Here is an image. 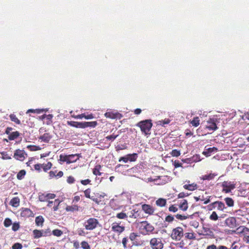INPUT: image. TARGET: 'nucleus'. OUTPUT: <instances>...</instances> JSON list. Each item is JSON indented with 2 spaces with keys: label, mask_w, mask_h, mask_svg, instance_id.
<instances>
[{
  "label": "nucleus",
  "mask_w": 249,
  "mask_h": 249,
  "mask_svg": "<svg viewBox=\"0 0 249 249\" xmlns=\"http://www.w3.org/2000/svg\"><path fill=\"white\" fill-rule=\"evenodd\" d=\"M136 126L140 128L142 133L147 135L150 134L153 124L151 119H147L140 121L136 124Z\"/></svg>",
  "instance_id": "1"
},
{
  "label": "nucleus",
  "mask_w": 249,
  "mask_h": 249,
  "mask_svg": "<svg viewBox=\"0 0 249 249\" xmlns=\"http://www.w3.org/2000/svg\"><path fill=\"white\" fill-rule=\"evenodd\" d=\"M184 236L183 229L181 227L173 229L170 237L174 241H179Z\"/></svg>",
  "instance_id": "2"
},
{
  "label": "nucleus",
  "mask_w": 249,
  "mask_h": 249,
  "mask_svg": "<svg viewBox=\"0 0 249 249\" xmlns=\"http://www.w3.org/2000/svg\"><path fill=\"white\" fill-rule=\"evenodd\" d=\"M99 224V223L97 219L89 218L85 220L83 225L86 230L92 231L97 228Z\"/></svg>",
  "instance_id": "3"
},
{
  "label": "nucleus",
  "mask_w": 249,
  "mask_h": 249,
  "mask_svg": "<svg viewBox=\"0 0 249 249\" xmlns=\"http://www.w3.org/2000/svg\"><path fill=\"white\" fill-rule=\"evenodd\" d=\"M207 207L210 211L215 209L218 212H223L227 209L225 204L220 201H215L208 205Z\"/></svg>",
  "instance_id": "4"
},
{
  "label": "nucleus",
  "mask_w": 249,
  "mask_h": 249,
  "mask_svg": "<svg viewBox=\"0 0 249 249\" xmlns=\"http://www.w3.org/2000/svg\"><path fill=\"white\" fill-rule=\"evenodd\" d=\"M150 245L152 249H162L163 243L160 238H153L150 240Z\"/></svg>",
  "instance_id": "5"
},
{
  "label": "nucleus",
  "mask_w": 249,
  "mask_h": 249,
  "mask_svg": "<svg viewBox=\"0 0 249 249\" xmlns=\"http://www.w3.org/2000/svg\"><path fill=\"white\" fill-rule=\"evenodd\" d=\"M222 187L223 192L229 193L235 188V184L231 181H224L222 183Z\"/></svg>",
  "instance_id": "6"
},
{
  "label": "nucleus",
  "mask_w": 249,
  "mask_h": 249,
  "mask_svg": "<svg viewBox=\"0 0 249 249\" xmlns=\"http://www.w3.org/2000/svg\"><path fill=\"white\" fill-rule=\"evenodd\" d=\"M27 156V154L24 150L18 149L15 151L13 157L18 160L23 161Z\"/></svg>",
  "instance_id": "7"
},
{
  "label": "nucleus",
  "mask_w": 249,
  "mask_h": 249,
  "mask_svg": "<svg viewBox=\"0 0 249 249\" xmlns=\"http://www.w3.org/2000/svg\"><path fill=\"white\" fill-rule=\"evenodd\" d=\"M138 157L137 154H129L124 157H122L119 159V161H123L124 163L127 162L128 161L132 162L136 160Z\"/></svg>",
  "instance_id": "8"
},
{
  "label": "nucleus",
  "mask_w": 249,
  "mask_h": 249,
  "mask_svg": "<svg viewBox=\"0 0 249 249\" xmlns=\"http://www.w3.org/2000/svg\"><path fill=\"white\" fill-rule=\"evenodd\" d=\"M121 222H113L111 224V231L118 234L122 233L125 230V227L120 225Z\"/></svg>",
  "instance_id": "9"
},
{
  "label": "nucleus",
  "mask_w": 249,
  "mask_h": 249,
  "mask_svg": "<svg viewBox=\"0 0 249 249\" xmlns=\"http://www.w3.org/2000/svg\"><path fill=\"white\" fill-rule=\"evenodd\" d=\"M56 195L52 193H42L39 195L38 198L40 201H49L50 199H53L55 197Z\"/></svg>",
  "instance_id": "10"
},
{
  "label": "nucleus",
  "mask_w": 249,
  "mask_h": 249,
  "mask_svg": "<svg viewBox=\"0 0 249 249\" xmlns=\"http://www.w3.org/2000/svg\"><path fill=\"white\" fill-rule=\"evenodd\" d=\"M20 216L24 218L34 217V213L29 208H22L20 210Z\"/></svg>",
  "instance_id": "11"
},
{
  "label": "nucleus",
  "mask_w": 249,
  "mask_h": 249,
  "mask_svg": "<svg viewBox=\"0 0 249 249\" xmlns=\"http://www.w3.org/2000/svg\"><path fill=\"white\" fill-rule=\"evenodd\" d=\"M105 116L106 118H108L111 119H121L123 117V115L122 114L114 111H108L105 113Z\"/></svg>",
  "instance_id": "12"
},
{
  "label": "nucleus",
  "mask_w": 249,
  "mask_h": 249,
  "mask_svg": "<svg viewBox=\"0 0 249 249\" xmlns=\"http://www.w3.org/2000/svg\"><path fill=\"white\" fill-rule=\"evenodd\" d=\"M142 209L145 213L149 215H153L155 212L154 208L149 204H142Z\"/></svg>",
  "instance_id": "13"
},
{
  "label": "nucleus",
  "mask_w": 249,
  "mask_h": 249,
  "mask_svg": "<svg viewBox=\"0 0 249 249\" xmlns=\"http://www.w3.org/2000/svg\"><path fill=\"white\" fill-rule=\"evenodd\" d=\"M206 128L209 130L214 131L217 129L216 124V120L213 119H210L207 122Z\"/></svg>",
  "instance_id": "14"
},
{
  "label": "nucleus",
  "mask_w": 249,
  "mask_h": 249,
  "mask_svg": "<svg viewBox=\"0 0 249 249\" xmlns=\"http://www.w3.org/2000/svg\"><path fill=\"white\" fill-rule=\"evenodd\" d=\"M52 138L53 136L50 133L46 132L39 136L38 137V139L39 140H41V142H43L45 143H49Z\"/></svg>",
  "instance_id": "15"
},
{
  "label": "nucleus",
  "mask_w": 249,
  "mask_h": 249,
  "mask_svg": "<svg viewBox=\"0 0 249 249\" xmlns=\"http://www.w3.org/2000/svg\"><path fill=\"white\" fill-rule=\"evenodd\" d=\"M61 202L59 199H56L54 201H49L47 206L53 207L54 211H56L58 209V206Z\"/></svg>",
  "instance_id": "16"
},
{
  "label": "nucleus",
  "mask_w": 249,
  "mask_h": 249,
  "mask_svg": "<svg viewBox=\"0 0 249 249\" xmlns=\"http://www.w3.org/2000/svg\"><path fill=\"white\" fill-rule=\"evenodd\" d=\"M225 223L230 228H233L236 226V220L233 217H229L226 219Z\"/></svg>",
  "instance_id": "17"
},
{
  "label": "nucleus",
  "mask_w": 249,
  "mask_h": 249,
  "mask_svg": "<svg viewBox=\"0 0 249 249\" xmlns=\"http://www.w3.org/2000/svg\"><path fill=\"white\" fill-rule=\"evenodd\" d=\"M227 214L225 213L221 214L219 216H218L217 213L215 211H213L212 214L210 215L209 218L212 221H216L220 218H224L227 217Z\"/></svg>",
  "instance_id": "18"
},
{
  "label": "nucleus",
  "mask_w": 249,
  "mask_h": 249,
  "mask_svg": "<svg viewBox=\"0 0 249 249\" xmlns=\"http://www.w3.org/2000/svg\"><path fill=\"white\" fill-rule=\"evenodd\" d=\"M81 155L79 154L68 155L67 164H70L76 162L79 159Z\"/></svg>",
  "instance_id": "19"
},
{
  "label": "nucleus",
  "mask_w": 249,
  "mask_h": 249,
  "mask_svg": "<svg viewBox=\"0 0 249 249\" xmlns=\"http://www.w3.org/2000/svg\"><path fill=\"white\" fill-rule=\"evenodd\" d=\"M127 213L130 218L137 219L140 216L139 211L136 209H132Z\"/></svg>",
  "instance_id": "20"
},
{
  "label": "nucleus",
  "mask_w": 249,
  "mask_h": 249,
  "mask_svg": "<svg viewBox=\"0 0 249 249\" xmlns=\"http://www.w3.org/2000/svg\"><path fill=\"white\" fill-rule=\"evenodd\" d=\"M217 150V148L215 147H210L205 149L202 154L206 157H208L210 156L212 153L216 152Z\"/></svg>",
  "instance_id": "21"
},
{
  "label": "nucleus",
  "mask_w": 249,
  "mask_h": 249,
  "mask_svg": "<svg viewBox=\"0 0 249 249\" xmlns=\"http://www.w3.org/2000/svg\"><path fill=\"white\" fill-rule=\"evenodd\" d=\"M139 236L138 233L131 232L129 234V238L134 245L138 246L139 244L137 241V238Z\"/></svg>",
  "instance_id": "22"
},
{
  "label": "nucleus",
  "mask_w": 249,
  "mask_h": 249,
  "mask_svg": "<svg viewBox=\"0 0 249 249\" xmlns=\"http://www.w3.org/2000/svg\"><path fill=\"white\" fill-rule=\"evenodd\" d=\"M49 177L51 178H60L63 176V172L61 171L57 173V171H51L49 173Z\"/></svg>",
  "instance_id": "23"
},
{
  "label": "nucleus",
  "mask_w": 249,
  "mask_h": 249,
  "mask_svg": "<svg viewBox=\"0 0 249 249\" xmlns=\"http://www.w3.org/2000/svg\"><path fill=\"white\" fill-rule=\"evenodd\" d=\"M186 181L188 183H190V181L189 180ZM183 188L185 189H186V190H189V191H195L196 189H197V184L196 183H191V184H187L184 185Z\"/></svg>",
  "instance_id": "24"
},
{
  "label": "nucleus",
  "mask_w": 249,
  "mask_h": 249,
  "mask_svg": "<svg viewBox=\"0 0 249 249\" xmlns=\"http://www.w3.org/2000/svg\"><path fill=\"white\" fill-rule=\"evenodd\" d=\"M67 124L71 126H73L76 128H84V122L68 121Z\"/></svg>",
  "instance_id": "25"
},
{
  "label": "nucleus",
  "mask_w": 249,
  "mask_h": 249,
  "mask_svg": "<svg viewBox=\"0 0 249 249\" xmlns=\"http://www.w3.org/2000/svg\"><path fill=\"white\" fill-rule=\"evenodd\" d=\"M65 210L68 212H78L79 211V207L77 205L75 204L72 205H69L66 207Z\"/></svg>",
  "instance_id": "26"
},
{
  "label": "nucleus",
  "mask_w": 249,
  "mask_h": 249,
  "mask_svg": "<svg viewBox=\"0 0 249 249\" xmlns=\"http://www.w3.org/2000/svg\"><path fill=\"white\" fill-rule=\"evenodd\" d=\"M102 166L100 164H97L92 169V173L95 176H101L102 173L100 172Z\"/></svg>",
  "instance_id": "27"
},
{
  "label": "nucleus",
  "mask_w": 249,
  "mask_h": 249,
  "mask_svg": "<svg viewBox=\"0 0 249 249\" xmlns=\"http://www.w3.org/2000/svg\"><path fill=\"white\" fill-rule=\"evenodd\" d=\"M142 223L144 224L143 229L147 232H152L154 230V228L150 224L148 223L147 221L142 222Z\"/></svg>",
  "instance_id": "28"
},
{
  "label": "nucleus",
  "mask_w": 249,
  "mask_h": 249,
  "mask_svg": "<svg viewBox=\"0 0 249 249\" xmlns=\"http://www.w3.org/2000/svg\"><path fill=\"white\" fill-rule=\"evenodd\" d=\"M166 203V199L162 198H160L156 201V205L160 207H164Z\"/></svg>",
  "instance_id": "29"
},
{
  "label": "nucleus",
  "mask_w": 249,
  "mask_h": 249,
  "mask_svg": "<svg viewBox=\"0 0 249 249\" xmlns=\"http://www.w3.org/2000/svg\"><path fill=\"white\" fill-rule=\"evenodd\" d=\"M19 198L18 197H15L11 200L10 204L13 207H17L19 206Z\"/></svg>",
  "instance_id": "30"
},
{
  "label": "nucleus",
  "mask_w": 249,
  "mask_h": 249,
  "mask_svg": "<svg viewBox=\"0 0 249 249\" xmlns=\"http://www.w3.org/2000/svg\"><path fill=\"white\" fill-rule=\"evenodd\" d=\"M97 125L96 121L92 122H84V128L87 127H95Z\"/></svg>",
  "instance_id": "31"
},
{
  "label": "nucleus",
  "mask_w": 249,
  "mask_h": 249,
  "mask_svg": "<svg viewBox=\"0 0 249 249\" xmlns=\"http://www.w3.org/2000/svg\"><path fill=\"white\" fill-rule=\"evenodd\" d=\"M41 167L43 170L45 172H47L48 171H49L52 167L53 164L51 162L49 161L46 163H43L41 164Z\"/></svg>",
  "instance_id": "32"
},
{
  "label": "nucleus",
  "mask_w": 249,
  "mask_h": 249,
  "mask_svg": "<svg viewBox=\"0 0 249 249\" xmlns=\"http://www.w3.org/2000/svg\"><path fill=\"white\" fill-rule=\"evenodd\" d=\"M91 189L88 188L84 191V195L86 197L91 199L93 201L97 202L98 201L97 198H93L90 196Z\"/></svg>",
  "instance_id": "33"
},
{
  "label": "nucleus",
  "mask_w": 249,
  "mask_h": 249,
  "mask_svg": "<svg viewBox=\"0 0 249 249\" xmlns=\"http://www.w3.org/2000/svg\"><path fill=\"white\" fill-rule=\"evenodd\" d=\"M19 132L16 131L11 132V134H9V135L8 136V138L9 140L13 141L18 138L19 136Z\"/></svg>",
  "instance_id": "34"
},
{
  "label": "nucleus",
  "mask_w": 249,
  "mask_h": 249,
  "mask_svg": "<svg viewBox=\"0 0 249 249\" xmlns=\"http://www.w3.org/2000/svg\"><path fill=\"white\" fill-rule=\"evenodd\" d=\"M33 234L35 239H37L43 236L42 230H34Z\"/></svg>",
  "instance_id": "35"
},
{
  "label": "nucleus",
  "mask_w": 249,
  "mask_h": 249,
  "mask_svg": "<svg viewBox=\"0 0 249 249\" xmlns=\"http://www.w3.org/2000/svg\"><path fill=\"white\" fill-rule=\"evenodd\" d=\"M224 201L227 206L229 207H232L234 205V201L233 199L231 197H226L224 198Z\"/></svg>",
  "instance_id": "36"
},
{
  "label": "nucleus",
  "mask_w": 249,
  "mask_h": 249,
  "mask_svg": "<svg viewBox=\"0 0 249 249\" xmlns=\"http://www.w3.org/2000/svg\"><path fill=\"white\" fill-rule=\"evenodd\" d=\"M44 221V218L41 215L36 217V219H35L36 224L37 226H42Z\"/></svg>",
  "instance_id": "37"
},
{
  "label": "nucleus",
  "mask_w": 249,
  "mask_h": 249,
  "mask_svg": "<svg viewBox=\"0 0 249 249\" xmlns=\"http://www.w3.org/2000/svg\"><path fill=\"white\" fill-rule=\"evenodd\" d=\"M190 123L193 126L197 127L200 124V120L198 117H196L190 121Z\"/></svg>",
  "instance_id": "38"
},
{
  "label": "nucleus",
  "mask_w": 249,
  "mask_h": 249,
  "mask_svg": "<svg viewBox=\"0 0 249 249\" xmlns=\"http://www.w3.org/2000/svg\"><path fill=\"white\" fill-rule=\"evenodd\" d=\"M116 217L120 219H126L128 217L127 213L122 212L116 214Z\"/></svg>",
  "instance_id": "39"
},
{
  "label": "nucleus",
  "mask_w": 249,
  "mask_h": 249,
  "mask_svg": "<svg viewBox=\"0 0 249 249\" xmlns=\"http://www.w3.org/2000/svg\"><path fill=\"white\" fill-rule=\"evenodd\" d=\"M179 208L183 211H185L188 209V203L186 200L184 199L179 204Z\"/></svg>",
  "instance_id": "40"
},
{
  "label": "nucleus",
  "mask_w": 249,
  "mask_h": 249,
  "mask_svg": "<svg viewBox=\"0 0 249 249\" xmlns=\"http://www.w3.org/2000/svg\"><path fill=\"white\" fill-rule=\"evenodd\" d=\"M27 148L31 151H38L41 149L40 146L34 145H29L27 146Z\"/></svg>",
  "instance_id": "41"
},
{
  "label": "nucleus",
  "mask_w": 249,
  "mask_h": 249,
  "mask_svg": "<svg viewBox=\"0 0 249 249\" xmlns=\"http://www.w3.org/2000/svg\"><path fill=\"white\" fill-rule=\"evenodd\" d=\"M10 120L12 121L15 122L16 124H20V121L19 120L17 117L16 115L14 114H12L10 115Z\"/></svg>",
  "instance_id": "42"
},
{
  "label": "nucleus",
  "mask_w": 249,
  "mask_h": 249,
  "mask_svg": "<svg viewBox=\"0 0 249 249\" xmlns=\"http://www.w3.org/2000/svg\"><path fill=\"white\" fill-rule=\"evenodd\" d=\"M185 238L190 240H194L196 236L193 232H186L184 234Z\"/></svg>",
  "instance_id": "43"
},
{
  "label": "nucleus",
  "mask_w": 249,
  "mask_h": 249,
  "mask_svg": "<svg viewBox=\"0 0 249 249\" xmlns=\"http://www.w3.org/2000/svg\"><path fill=\"white\" fill-rule=\"evenodd\" d=\"M215 175L214 174L211 173L209 175H205L202 176V179L203 180H212L215 177Z\"/></svg>",
  "instance_id": "44"
},
{
  "label": "nucleus",
  "mask_w": 249,
  "mask_h": 249,
  "mask_svg": "<svg viewBox=\"0 0 249 249\" xmlns=\"http://www.w3.org/2000/svg\"><path fill=\"white\" fill-rule=\"evenodd\" d=\"M26 174V171L24 170H20L17 175V178L18 179H22Z\"/></svg>",
  "instance_id": "45"
},
{
  "label": "nucleus",
  "mask_w": 249,
  "mask_h": 249,
  "mask_svg": "<svg viewBox=\"0 0 249 249\" xmlns=\"http://www.w3.org/2000/svg\"><path fill=\"white\" fill-rule=\"evenodd\" d=\"M43 111H44V109H30L27 110L26 113H28L31 112V113L39 114V113L43 112Z\"/></svg>",
  "instance_id": "46"
},
{
  "label": "nucleus",
  "mask_w": 249,
  "mask_h": 249,
  "mask_svg": "<svg viewBox=\"0 0 249 249\" xmlns=\"http://www.w3.org/2000/svg\"><path fill=\"white\" fill-rule=\"evenodd\" d=\"M43 236H50L52 235V232L50 229L42 230Z\"/></svg>",
  "instance_id": "47"
},
{
  "label": "nucleus",
  "mask_w": 249,
  "mask_h": 249,
  "mask_svg": "<svg viewBox=\"0 0 249 249\" xmlns=\"http://www.w3.org/2000/svg\"><path fill=\"white\" fill-rule=\"evenodd\" d=\"M170 155L172 157H178L180 155V152L177 149H174L171 152Z\"/></svg>",
  "instance_id": "48"
},
{
  "label": "nucleus",
  "mask_w": 249,
  "mask_h": 249,
  "mask_svg": "<svg viewBox=\"0 0 249 249\" xmlns=\"http://www.w3.org/2000/svg\"><path fill=\"white\" fill-rule=\"evenodd\" d=\"M52 233L54 236L59 237L60 236L63 234V231L59 229H55L53 231Z\"/></svg>",
  "instance_id": "49"
},
{
  "label": "nucleus",
  "mask_w": 249,
  "mask_h": 249,
  "mask_svg": "<svg viewBox=\"0 0 249 249\" xmlns=\"http://www.w3.org/2000/svg\"><path fill=\"white\" fill-rule=\"evenodd\" d=\"M175 217L176 218H177L178 220H184L187 219L188 218H189V215L186 216L185 215L177 214L175 215Z\"/></svg>",
  "instance_id": "50"
},
{
  "label": "nucleus",
  "mask_w": 249,
  "mask_h": 249,
  "mask_svg": "<svg viewBox=\"0 0 249 249\" xmlns=\"http://www.w3.org/2000/svg\"><path fill=\"white\" fill-rule=\"evenodd\" d=\"M170 122V120L169 119H165L164 120L160 121L158 124L163 126L165 124H168Z\"/></svg>",
  "instance_id": "51"
},
{
  "label": "nucleus",
  "mask_w": 249,
  "mask_h": 249,
  "mask_svg": "<svg viewBox=\"0 0 249 249\" xmlns=\"http://www.w3.org/2000/svg\"><path fill=\"white\" fill-rule=\"evenodd\" d=\"M12 220L9 218H6L4 221V225L5 227H8L12 224Z\"/></svg>",
  "instance_id": "52"
},
{
  "label": "nucleus",
  "mask_w": 249,
  "mask_h": 249,
  "mask_svg": "<svg viewBox=\"0 0 249 249\" xmlns=\"http://www.w3.org/2000/svg\"><path fill=\"white\" fill-rule=\"evenodd\" d=\"M77 234L79 236H85L87 233H86L84 230V229L82 228H79L77 229Z\"/></svg>",
  "instance_id": "53"
},
{
  "label": "nucleus",
  "mask_w": 249,
  "mask_h": 249,
  "mask_svg": "<svg viewBox=\"0 0 249 249\" xmlns=\"http://www.w3.org/2000/svg\"><path fill=\"white\" fill-rule=\"evenodd\" d=\"M81 245L83 249H90V246L86 241H82L81 243Z\"/></svg>",
  "instance_id": "54"
},
{
  "label": "nucleus",
  "mask_w": 249,
  "mask_h": 249,
  "mask_svg": "<svg viewBox=\"0 0 249 249\" xmlns=\"http://www.w3.org/2000/svg\"><path fill=\"white\" fill-rule=\"evenodd\" d=\"M178 211V208L175 205H171L169 207V211L170 212L176 213Z\"/></svg>",
  "instance_id": "55"
},
{
  "label": "nucleus",
  "mask_w": 249,
  "mask_h": 249,
  "mask_svg": "<svg viewBox=\"0 0 249 249\" xmlns=\"http://www.w3.org/2000/svg\"><path fill=\"white\" fill-rule=\"evenodd\" d=\"M20 228L19 223H14L12 225V229L14 231H17Z\"/></svg>",
  "instance_id": "56"
},
{
  "label": "nucleus",
  "mask_w": 249,
  "mask_h": 249,
  "mask_svg": "<svg viewBox=\"0 0 249 249\" xmlns=\"http://www.w3.org/2000/svg\"><path fill=\"white\" fill-rule=\"evenodd\" d=\"M119 136L118 134L117 135H114V134L111 135H109V136H107L106 137V139L107 140H109V141H113L118 136Z\"/></svg>",
  "instance_id": "57"
},
{
  "label": "nucleus",
  "mask_w": 249,
  "mask_h": 249,
  "mask_svg": "<svg viewBox=\"0 0 249 249\" xmlns=\"http://www.w3.org/2000/svg\"><path fill=\"white\" fill-rule=\"evenodd\" d=\"M68 160V155H60V160L63 162H66L67 164Z\"/></svg>",
  "instance_id": "58"
},
{
  "label": "nucleus",
  "mask_w": 249,
  "mask_h": 249,
  "mask_svg": "<svg viewBox=\"0 0 249 249\" xmlns=\"http://www.w3.org/2000/svg\"><path fill=\"white\" fill-rule=\"evenodd\" d=\"M174 220V217L171 215H168L166 216L165 218V221L167 222L168 223H171L173 222Z\"/></svg>",
  "instance_id": "59"
},
{
  "label": "nucleus",
  "mask_w": 249,
  "mask_h": 249,
  "mask_svg": "<svg viewBox=\"0 0 249 249\" xmlns=\"http://www.w3.org/2000/svg\"><path fill=\"white\" fill-rule=\"evenodd\" d=\"M12 249H21L22 248V245L20 243H16L12 246Z\"/></svg>",
  "instance_id": "60"
},
{
  "label": "nucleus",
  "mask_w": 249,
  "mask_h": 249,
  "mask_svg": "<svg viewBox=\"0 0 249 249\" xmlns=\"http://www.w3.org/2000/svg\"><path fill=\"white\" fill-rule=\"evenodd\" d=\"M1 155H2V159L3 160H10L11 159V157L6 152H2Z\"/></svg>",
  "instance_id": "61"
},
{
  "label": "nucleus",
  "mask_w": 249,
  "mask_h": 249,
  "mask_svg": "<svg viewBox=\"0 0 249 249\" xmlns=\"http://www.w3.org/2000/svg\"><path fill=\"white\" fill-rule=\"evenodd\" d=\"M75 180L73 177L70 176L68 177L67 182L69 184H72L75 182Z\"/></svg>",
  "instance_id": "62"
},
{
  "label": "nucleus",
  "mask_w": 249,
  "mask_h": 249,
  "mask_svg": "<svg viewBox=\"0 0 249 249\" xmlns=\"http://www.w3.org/2000/svg\"><path fill=\"white\" fill-rule=\"evenodd\" d=\"M42 165L40 163H37L34 165L35 169L38 172H40L41 171V167Z\"/></svg>",
  "instance_id": "63"
},
{
  "label": "nucleus",
  "mask_w": 249,
  "mask_h": 249,
  "mask_svg": "<svg viewBox=\"0 0 249 249\" xmlns=\"http://www.w3.org/2000/svg\"><path fill=\"white\" fill-rule=\"evenodd\" d=\"M80 182L83 185H87L88 184H90L91 180L89 179H86L85 180H81Z\"/></svg>",
  "instance_id": "64"
}]
</instances>
